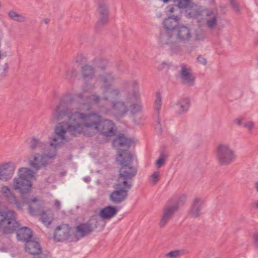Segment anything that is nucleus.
I'll return each mask as SVG.
<instances>
[{
  "label": "nucleus",
  "instance_id": "obj_38",
  "mask_svg": "<svg viewBox=\"0 0 258 258\" xmlns=\"http://www.w3.org/2000/svg\"><path fill=\"white\" fill-rule=\"evenodd\" d=\"M177 3V6L179 8H187L186 10V12L187 10L189 9H190L192 6L196 5V4L192 5L191 6H190V0H178ZM186 16L187 17V14L186 13Z\"/></svg>",
  "mask_w": 258,
  "mask_h": 258
},
{
  "label": "nucleus",
  "instance_id": "obj_1",
  "mask_svg": "<svg viewBox=\"0 0 258 258\" xmlns=\"http://www.w3.org/2000/svg\"><path fill=\"white\" fill-rule=\"evenodd\" d=\"M74 100V95L70 92L64 93L55 107L52 113V120L58 121L67 119L58 123L54 129V138L51 145L68 141V135L72 131L79 130L81 120L86 117V114L90 108L87 103L76 102L71 104Z\"/></svg>",
  "mask_w": 258,
  "mask_h": 258
},
{
  "label": "nucleus",
  "instance_id": "obj_58",
  "mask_svg": "<svg viewBox=\"0 0 258 258\" xmlns=\"http://www.w3.org/2000/svg\"><path fill=\"white\" fill-rule=\"evenodd\" d=\"M255 187L257 191H258V182H256L255 183Z\"/></svg>",
  "mask_w": 258,
  "mask_h": 258
},
{
  "label": "nucleus",
  "instance_id": "obj_57",
  "mask_svg": "<svg viewBox=\"0 0 258 258\" xmlns=\"http://www.w3.org/2000/svg\"><path fill=\"white\" fill-rule=\"evenodd\" d=\"M253 205L256 208H258V201H255L253 203Z\"/></svg>",
  "mask_w": 258,
  "mask_h": 258
},
{
  "label": "nucleus",
  "instance_id": "obj_46",
  "mask_svg": "<svg viewBox=\"0 0 258 258\" xmlns=\"http://www.w3.org/2000/svg\"><path fill=\"white\" fill-rule=\"evenodd\" d=\"M198 61L201 63L202 65L206 66L207 63V61L206 58H205L204 57L199 55L197 57Z\"/></svg>",
  "mask_w": 258,
  "mask_h": 258
},
{
  "label": "nucleus",
  "instance_id": "obj_9",
  "mask_svg": "<svg viewBox=\"0 0 258 258\" xmlns=\"http://www.w3.org/2000/svg\"><path fill=\"white\" fill-rule=\"evenodd\" d=\"M19 226L15 212L11 210L3 211L0 209V229H2L4 233H12Z\"/></svg>",
  "mask_w": 258,
  "mask_h": 258
},
{
  "label": "nucleus",
  "instance_id": "obj_13",
  "mask_svg": "<svg viewBox=\"0 0 258 258\" xmlns=\"http://www.w3.org/2000/svg\"><path fill=\"white\" fill-rule=\"evenodd\" d=\"M177 209L178 204L171 205L170 202H168L162 211L159 223V226L160 228H163L166 225Z\"/></svg>",
  "mask_w": 258,
  "mask_h": 258
},
{
  "label": "nucleus",
  "instance_id": "obj_28",
  "mask_svg": "<svg viewBox=\"0 0 258 258\" xmlns=\"http://www.w3.org/2000/svg\"><path fill=\"white\" fill-rule=\"evenodd\" d=\"M88 223L92 227V230L97 228L103 229L105 226L104 220L100 217L99 214L92 216Z\"/></svg>",
  "mask_w": 258,
  "mask_h": 258
},
{
  "label": "nucleus",
  "instance_id": "obj_32",
  "mask_svg": "<svg viewBox=\"0 0 258 258\" xmlns=\"http://www.w3.org/2000/svg\"><path fill=\"white\" fill-rule=\"evenodd\" d=\"M92 64L95 70L99 69L105 70L108 66V61L107 59L101 57L94 58L92 61Z\"/></svg>",
  "mask_w": 258,
  "mask_h": 258
},
{
  "label": "nucleus",
  "instance_id": "obj_49",
  "mask_svg": "<svg viewBox=\"0 0 258 258\" xmlns=\"http://www.w3.org/2000/svg\"><path fill=\"white\" fill-rule=\"evenodd\" d=\"M155 130H156V131L157 132V133L158 134H161L162 133V127H161V125L160 123V121H158V124L156 125Z\"/></svg>",
  "mask_w": 258,
  "mask_h": 258
},
{
  "label": "nucleus",
  "instance_id": "obj_54",
  "mask_svg": "<svg viewBox=\"0 0 258 258\" xmlns=\"http://www.w3.org/2000/svg\"><path fill=\"white\" fill-rule=\"evenodd\" d=\"M34 258H48L46 254H42L39 256L34 257Z\"/></svg>",
  "mask_w": 258,
  "mask_h": 258
},
{
  "label": "nucleus",
  "instance_id": "obj_7",
  "mask_svg": "<svg viewBox=\"0 0 258 258\" xmlns=\"http://www.w3.org/2000/svg\"><path fill=\"white\" fill-rule=\"evenodd\" d=\"M186 14L187 18L195 19L199 23L205 22L209 29H213L217 25V15L212 10L194 5L187 10Z\"/></svg>",
  "mask_w": 258,
  "mask_h": 258
},
{
  "label": "nucleus",
  "instance_id": "obj_59",
  "mask_svg": "<svg viewBox=\"0 0 258 258\" xmlns=\"http://www.w3.org/2000/svg\"><path fill=\"white\" fill-rule=\"evenodd\" d=\"M172 9H172V8L169 7V11H170L171 12H173V10H172Z\"/></svg>",
  "mask_w": 258,
  "mask_h": 258
},
{
  "label": "nucleus",
  "instance_id": "obj_21",
  "mask_svg": "<svg viewBox=\"0 0 258 258\" xmlns=\"http://www.w3.org/2000/svg\"><path fill=\"white\" fill-rule=\"evenodd\" d=\"M98 13L99 16V19L97 23L99 26L105 24L108 21V8L104 4H100L98 7Z\"/></svg>",
  "mask_w": 258,
  "mask_h": 258
},
{
  "label": "nucleus",
  "instance_id": "obj_35",
  "mask_svg": "<svg viewBox=\"0 0 258 258\" xmlns=\"http://www.w3.org/2000/svg\"><path fill=\"white\" fill-rule=\"evenodd\" d=\"M77 76V71L74 68H70L63 72L62 77L66 80H70Z\"/></svg>",
  "mask_w": 258,
  "mask_h": 258
},
{
  "label": "nucleus",
  "instance_id": "obj_22",
  "mask_svg": "<svg viewBox=\"0 0 258 258\" xmlns=\"http://www.w3.org/2000/svg\"><path fill=\"white\" fill-rule=\"evenodd\" d=\"M95 68L92 64H87L82 66L81 69V77L85 80L93 79L95 76Z\"/></svg>",
  "mask_w": 258,
  "mask_h": 258
},
{
  "label": "nucleus",
  "instance_id": "obj_16",
  "mask_svg": "<svg viewBox=\"0 0 258 258\" xmlns=\"http://www.w3.org/2000/svg\"><path fill=\"white\" fill-rule=\"evenodd\" d=\"M116 75L112 72L109 71L99 75L97 81L101 84L102 89L111 87L112 84L117 80Z\"/></svg>",
  "mask_w": 258,
  "mask_h": 258
},
{
  "label": "nucleus",
  "instance_id": "obj_33",
  "mask_svg": "<svg viewBox=\"0 0 258 258\" xmlns=\"http://www.w3.org/2000/svg\"><path fill=\"white\" fill-rule=\"evenodd\" d=\"M5 197L8 200L10 203L14 204L16 207L19 209L22 210L23 206V204L20 203L16 199V197L14 194L11 191H9V192H7L4 194Z\"/></svg>",
  "mask_w": 258,
  "mask_h": 258
},
{
  "label": "nucleus",
  "instance_id": "obj_50",
  "mask_svg": "<svg viewBox=\"0 0 258 258\" xmlns=\"http://www.w3.org/2000/svg\"><path fill=\"white\" fill-rule=\"evenodd\" d=\"M10 189L9 187H8L7 186H3L1 188V192L4 195L6 193H7L8 192H9V191H10Z\"/></svg>",
  "mask_w": 258,
  "mask_h": 258
},
{
  "label": "nucleus",
  "instance_id": "obj_61",
  "mask_svg": "<svg viewBox=\"0 0 258 258\" xmlns=\"http://www.w3.org/2000/svg\"><path fill=\"white\" fill-rule=\"evenodd\" d=\"M1 58H2V53L0 51V59H1Z\"/></svg>",
  "mask_w": 258,
  "mask_h": 258
},
{
  "label": "nucleus",
  "instance_id": "obj_18",
  "mask_svg": "<svg viewBox=\"0 0 258 258\" xmlns=\"http://www.w3.org/2000/svg\"><path fill=\"white\" fill-rule=\"evenodd\" d=\"M71 227L68 224H61L56 228L54 239L58 241L68 239L70 236Z\"/></svg>",
  "mask_w": 258,
  "mask_h": 258
},
{
  "label": "nucleus",
  "instance_id": "obj_30",
  "mask_svg": "<svg viewBox=\"0 0 258 258\" xmlns=\"http://www.w3.org/2000/svg\"><path fill=\"white\" fill-rule=\"evenodd\" d=\"M53 218V213L49 209L43 211L40 215V219L43 224L46 226L49 225Z\"/></svg>",
  "mask_w": 258,
  "mask_h": 258
},
{
  "label": "nucleus",
  "instance_id": "obj_41",
  "mask_svg": "<svg viewBox=\"0 0 258 258\" xmlns=\"http://www.w3.org/2000/svg\"><path fill=\"white\" fill-rule=\"evenodd\" d=\"M185 199V196L184 195H181L179 197L177 198H174L172 200H173V202H172L171 201H169V202L170 203L171 205H177L178 204V208L181 206L183 204V202L184 201Z\"/></svg>",
  "mask_w": 258,
  "mask_h": 258
},
{
  "label": "nucleus",
  "instance_id": "obj_23",
  "mask_svg": "<svg viewBox=\"0 0 258 258\" xmlns=\"http://www.w3.org/2000/svg\"><path fill=\"white\" fill-rule=\"evenodd\" d=\"M180 18L178 16H172L166 19L163 21V25L166 30L165 32H171L173 33V30L178 26Z\"/></svg>",
  "mask_w": 258,
  "mask_h": 258
},
{
  "label": "nucleus",
  "instance_id": "obj_40",
  "mask_svg": "<svg viewBox=\"0 0 258 258\" xmlns=\"http://www.w3.org/2000/svg\"><path fill=\"white\" fill-rule=\"evenodd\" d=\"M167 156L163 153H162L159 158L156 161V165L158 168H160L163 166L165 163Z\"/></svg>",
  "mask_w": 258,
  "mask_h": 258
},
{
  "label": "nucleus",
  "instance_id": "obj_12",
  "mask_svg": "<svg viewBox=\"0 0 258 258\" xmlns=\"http://www.w3.org/2000/svg\"><path fill=\"white\" fill-rule=\"evenodd\" d=\"M116 190L110 195L109 199L111 202L115 204L120 203L125 200L127 197L128 191L131 188H127V185H118V182L114 184Z\"/></svg>",
  "mask_w": 258,
  "mask_h": 258
},
{
  "label": "nucleus",
  "instance_id": "obj_2",
  "mask_svg": "<svg viewBox=\"0 0 258 258\" xmlns=\"http://www.w3.org/2000/svg\"><path fill=\"white\" fill-rule=\"evenodd\" d=\"M205 34L201 30H195L188 25L178 24L173 31L165 32L160 34L159 43L162 46H166L173 52H178L180 43L185 44L192 41L203 40Z\"/></svg>",
  "mask_w": 258,
  "mask_h": 258
},
{
  "label": "nucleus",
  "instance_id": "obj_39",
  "mask_svg": "<svg viewBox=\"0 0 258 258\" xmlns=\"http://www.w3.org/2000/svg\"><path fill=\"white\" fill-rule=\"evenodd\" d=\"M88 104H98L100 101V97L95 94H93L89 95L87 97Z\"/></svg>",
  "mask_w": 258,
  "mask_h": 258
},
{
  "label": "nucleus",
  "instance_id": "obj_14",
  "mask_svg": "<svg viewBox=\"0 0 258 258\" xmlns=\"http://www.w3.org/2000/svg\"><path fill=\"white\" fill-rule=\"evenodd\" d=\"M15 165L13 162H8L0 164V180L7 181L11 179L14 173Z\"/></svg>",
  "mask_w": 258,
  "mask_h": 258
},
{
  "label": "nucleus",
  "instance_id": "obj_5",
  "mask_svg": "<svg viewBox=\"0 0 258 258\" xmlns=\"http://www.w3.org/2000/svg\"><path fill=\"white\" fill-rule=\"evenodd\" d=\"M118 157L116 161L121 166L117 182L118 185H127V188H131V180L137 173V168L131 165L133 161V156L128 150L122 151L118 149Z\"/></svg>",
  "mask_w": 258,
  "mask_h": 258
},
{
  "label": "nucleus",
  "instance_id": "obj_53",
  "mask_svg": "<svg viewBox=\"0 0 258 258\" xmlns=\"http://www.w3.org/2000/svg\"><path fill=\"white\" fill-rule=\"evenodd\" d=\"M54 205L55 206V207L57 208V209H59L60 207V202L57 200H55V201H54Z\"/></svg>",
  "mask_w": 258,
  "mask_h": 258
},
{
  "label": "nucleus",
  "instance_id": "obj_31",
  "mask_svg": "<svg viewBox=\"0 0 258 258\" xmlns=\"http://www.w3.org/2000/svg\"><path fill=\"white\" fill-rule=\"evenodd\" d=\"M9 18L18 23H25L27 21V18L23 15L17 12L15 10H11L8 13Z\"/></svg>",
  "mask_w": 258,
  "mask_h": 258
},
{
  "label": "nucleus",
  "instance_id": "obj_26",
  "mask_svg": "<svg viewBox=\"0 0 258 258\" xmlns=\"http://www.w3.org/2000/svg\"><path fill=\"white\" fill-rule=\"evenodd\" d=\"M17 237L19 240L27 242V241L32 240V232L30 229L24 227L18 230Z\"/></svg>",
  "mask_w": 258,
  "mask_h": 258
},
{
  "label": "nucleus",
  "instance_id": "obj_51",
  "mask_svg": "<svg viewBox=\"0 0 258 258\" xmlns=\"http://www.w3.org/2000/svg\"><path fill=\"white\" fill-rule=\"evenodd\" d=\"M75 97L80 100H83L84 97V95L83 93L80 92L77 93L75 95Z\"/></svg>",
  "mask_w": 258,
  "mask_h": 258
},
{
  "label": "nucleus",
  "instance_id": "obj_52",
  "mask_svg": "<svg viewBox=\"0 0 258 258\" xmlns=\"http://www.w3.org/2000/svg\"><path fill=\"white\" fill-rule=\"evenodd\" d=\"M90 89H91V88L89 87V86H88L87 85H85L82 87V90L84 92H87Z\"/></svg>",
  "mask_w": 258,
  "mask_h": 258
},
{
  "label": "nucleus",
  "instance_id": "obj_36",
  "mask_svg": "<svg viewBox=\"0 0 258 258\" xmlns=\"http://www.w3.org/2000/svg\"><path fill=\"white\" fill-rule=\"evenodd\" d=\"M155 97L154 107L158 115L162 105V96L159 92H157Z\"/></svg>",
  "mask_w": 258,
  "mask_h": 258
},
{
  "label": "nucleus",
  "instance_id": "obj_4",
  "mask_svg": "<svg viewBox=\"0 0 258 258\" xmlns=\"http://www.w3.org/2000/svg\"><path fill=\"white\" fill-rule=\"evenodd\" d=\"M86 117L80 122V127L77 132L72 131L70 134L72 136H78L84 132V129L91 130L99 132L105 137L114 136L116 133L114 123L111 120H101V116L95 112L89 111L86 114Z\"/></svg>",
  "mask_w": 258,
  "mask_h": 258
},
{
  "label": "nucleus",
  "instance_id": "obj_3",
  "mask_svg": "<svg viewBox=\"0 0 258 258\" xmlns=\"http://www.w3.org/2000/svg\"><path fill=\"white\" fill-rule=\"evenodd\" d=\"M34 172L28 168L19 169L18 177L13 180L12 187L20 193L22 201L29 206V213L34 215L43 205L41 201L31 195L32 182Z\"/></svg>",
  "mask_w": 258,
  "mask_h": 258
},
{
  "label": "nucleus",
  "instance_id": "obj_10",
  "mask_svg": "<svg viewBox=\"0 0 258 258\" xmlns=\"http://www.w3.org/2000/svg\"><path fill=\"white\" fill-rule=\"evenodd\" d=\"M54 138V137H53ZM53 139L50 143V146L53 148V151L51 153L46 154H35L30 157L29 158V164L33 168L39 170L41 168L44 167L47 164H48L50 159H54L56 155V148L58 146L63 144L66 141L55 145H51Z\"/></svg>",
  "mask_w": 258,
  "mask_h": 258
},
{
  "label": "nucleus",
  "instance_id": "obj_34",
  "mask_svg": "<svg viewBox=\"0 0 258 258\" xmlns=\"http://www.w3.org/2000/svg\"><path fill=\"white\" fill-rule=\"evenodd\" d=\"M5 197L8 200L10 203L14 204L16 207L19 209L22 210L23 206V204L20 203L16 199V197L14 194L11 191H9V192H7L4 194Z\"/></svg>",
  "mask_w": 258,
  "mask_h": 258
},
{
  "label": "nucleus",
  "instance_id": "obj_47",
  "mask_svg": "<svg viewBox=\"0 0 258 258\" xmlns=\"http://www.w3.org/2000/svg\"><path fill=\"white\" fill-rule=\"evenodd\" d=\"M253 243L256 249H258V232H255L253 234Z\"/></svg>",
  "mask_w": 258,
  "mask_h": 258
},
{
  "label": "nucleus",
  "instance_id": "obj_20",
  "mask_svg": "<svg viewBox=\"0 0 258 258\" xmlns=\"http://www.w3.org/2000/svg\"><path fill=\"white\" fill-rule=\"evenodd\" d=\"M25 250L29 253L34 255V257L39 256L43 253H41V248L38 242L31 240L27 241L25 244Z\"/></svg>",
  "mask_w": 258,
  "mask_h": 258
},
{
  "label": "nucleus",
  "instance_id": "obj_8",
  "mask_svg": "<svg viewBox=\"0 0 258 258\" xmlns=\"http://www.w3.org/2000/svg\"><path fill=\"white\" fill-rule=\"evenodd\" d=\"M215 156L219 164L222 166L231 164L237 157L233 148L229 144L224 142L217 145Z\"/></svg>",
  "mask_w": 258,
  "mask_h": 258
},
{
  "label": "nucleus",
  "instance_id": "obj_45",
  "mask_svg": "<svg viewBox=\"0 0 258 258\" xmlns=\"http://www.w3.org/2000/svg\"><path fill=\"white\" fill-rule=\"evenodd\" d=\"M229 2L233 10L236 13H239L240 9L238 4L234 0H229Z\"/></svg>",
  "mask_w": 258,
  "mask_h": 258
},
{
  "label": "nucleus",
  "instance_id": "obj_25",
  "mask_svg": "<svg viewBox=\"0 0 258 258\" xmlns=\"http://www.w3.org/2000/svg\"><path fill=\"white\" fill-rule=\"evenodd\" d=\"M132 143V140L127 139L124 135L120 134L113 141V145L115 147H123L128 148Z\"/></svg>",
  "mask_w": 258,
  "mask_h": 258
},
{
  "label": "nucleus",
  "instance_id": "obj_6",
  "mask_svg": "<svg viewBox=\"0 0 258 258\" xmlns=\"http://www.w3.org/2000/svg\"><path fill=\"white\" fill-rule=\"evenodd\" d=\"M124 85H126L131 88L124 96V101L115 100L111 102L112 113L117 117H121L126 114L128 111L130 103L138 101L140 100L141 94L139 90V85L136 81L132 82L129 84L128 82H125Z\"/></svg>",
  "mask_w": 258,
  "mask_h": 258
},
{
  "label": "nucleus",
  "instance_id": "obj_44",
  "mask_svg": "<svg viewBox=\"0 0 258 258\" xmlns=\"http://www.w3.org/2000/svg\"><path fill=\"white\" fill-rule=\"evenodd\" d=\"M243 126L248 131L251 132L254 128V123L252 121H247L243 123Z\"/></svg>",
  "mask_w": 258,
  "mask_h": 258
},
{
  "label": "nucleus",
  "instance_id": "obj_27",
  "mask_svg": "<svg viewBox=\"0 0 258 258\" xmlns=\"http://www.w3.org/2000/svg\"><path fill=\"white\" fill-rule=\"evenodd\" d=\"M45 147L46 144L36 137H33L30 139L29 148L33 151H35L36 149L40 151H43Z\"/></svg>",
  "mask_w": 258,
  "mask_h": 258
},
{
  "label": "nucleus",
  "instance_id": "obj_37",
  "mask_svg": "<svg viewBox=\"0 0 258 258\" xmlns=\"http://www.w3.org/2000/svg\"><path fill=\"white\" fill-rule=\"evenodd\" d=\"M183 250L177 249L170 251L165 254L166 258H178L183 254Z\"/></svg>",
  "mask_w": 258,
  "mask_h": 258
},
{
  "label": "nucleus",
  "instance_id": "obj_48",
  "mask_svg": "<svg viewBox=\"0 0 258 258\" xmlns=\"http://www.w3.org/2000/svg\"><path fill=\"white\" fill-rule=\"evenodd\" d=\"M242 121H243V119L242 118L238 117V118H235L234 119V122L235 124H236L237 125L240 126L242 124L243 125V122H242Z\"/></svg>",
  "mask_w": 258,
  "mask_h": 258
},
{
  "label": "nucleus",
  "instance_id": "obj_11",
  "mask_svg": "<svg viewBox=\"0 0 258 258\" xmlns=\"http://www.w3.org/2000/svg\"><path fill=\"white\" fill-rule=\"evenodd\" d=\"M178 77L183 85L191 86L195 84V77L192 73L191 67L182 63L179 66Z\"/></svg>",
  "mask_w": 258,
  "mask_h": 258
},
{
  "label": "nucleus",
  "instance_id": "obj_24",
  "mask_svg": "<svg viewBox=\"0 0 258 258\" xmlns=\"http://www.w3.org/2000/svg\"><path fill=\"white\" fill-rule=\"evenodd\" d=\"M117 213L116 208L109 206L102 209L99 214L103 219L108 220L115 216Z\"/></svg>",
  "mask_w": 258,
  "mask_h": 258
},
{
  "label": "nucleus",
  "instance_id": "obj_43",
  "mask_svg": "<svg viewBox=\"0 0 258 258\" xmlns=\"http://www.w3.org/2000/svg\"><path fill=\"white\" fill-rule=\"evenodd\" d=\"M130 107L133 113H135L140 111L142 109V105L140 104L134 103V102L130 103Z\"/></svg>",
  "mask_w": 258,
  "mask_h": 258
},
{
  "label": "nucleus",
  "instance_id": "obj_15",
  "mask_svg": "<svg viewBox=\"0 0 258 258\" xmlns=\"http://www.w3.org/2000/svg\"><path fill=\"white\" fill-rule=\"evenodd\" d=\"M124 91V85H121L118 87H114L112 86L108 87L103 89V98L105 100L110 101L111 103L112 101H115L114 99Z\"/></svg>",
  "mask_w": 258,
  "mask_h": 258
},
{
  "label": "nucleus",
  "instance_id": "obj_56",
  "mask_svg": "<svg viewBox=\"0 0 258 258\" xmlns=\"http://www.w3.org/2000/svg\"><path fill=\"white\" fill-rule=\"evenodd\" d=\"M8 69V64L7 63H5L4 65V70L6 71Z\"/></svg>",
  "mask_w": 258,
  "mask_h": 258
},
{
  "label": "nucleus",
  "instance_id": "obj_29",
  "mask_svg": "<svg viewBox=\"0 0 258 258\" xmlns=\"http://www.w3.org/2000/svg\"><path fill=\"white\" fill-rule=\"evenodd\" d=\"M92 227L88 223L81 224L76 227V231L77 234L81 237H84L92 231Z\"/></svg>",
  "mask_w": 258,
  "mask_h": 258
},
{
  "label": "nucleus",
  "instance_id": "obj_42",
  "mask_svg": "<svg viewBox=\"0 0 258 258\" xmlns=\"http://www.w3.org/2000/svg\"><path fill=\"white\" fill-rule=\"evenodd\" d=\"M160 173L159 171L154 172L150 176V180L152 185H155L159 180Z\"/></svg>",
  "mask_w": 258,
  "mask_h": 258
},
{
  "label": "nucleus",
  "instance_id": "obj_17",
  "mask_svg": "<svg viewBox=\"0 0 258 258\" xmlns=\"http://www.w3.org/2000/svg\"><path fill=\"white\" fill-rule=\"evenodd\" d=\"M190 105V99L185 97L179 99L174 105V109L176 114L182 115L187 112Z\"/></svg>",
  "mask_w": 258,
  "mask_h": 258
},
{
  "label": "nucleus",
  "instance_id": "obj_55",
  "mask_svg": "<svg viewBox=\"0 0 258 258\" xmlns=\"http://www.w3.org/2000/svg\"><path fill=\"white\" fill-rule=\"evenodd\" d=\"M43 21L44 22V23L45 24H47L49 23L50 20L48 18H45V19H43Z\"/></svg>",
  "mask_w": 258,
  "mask_h": 258
},
{
  "label": "nucleus",
  "instance_id": "obj_60",
  "mask_svg": "<svg viewBox=\"0 0 258 258\" xmlns=\"http://www.w3.org/2000/svg\"><path fill=\"white\" fill-rule=\"evenodd\" d=\"M164 3H167L169 2V0H162Z\"/></svg>",
  "mask_w": 258,
  "mask_h": 258
},
{
  "label": "nucleus",
  "instance_id": "obj_19",
  "mask_svg": "<svg viewBox=\"0 0 258 258\" xmlns=\"http://www.w3.org/2000/svg\"><path fill=\"white\" fill-rule=\"evenodd\" d=\"M204 200L201 198H196L192 203L189 211V214L191 217L197 218L200 216Z\"/></svg>",
  "mask_w": 258,
  "mask_h": 258
}]
</instances>
